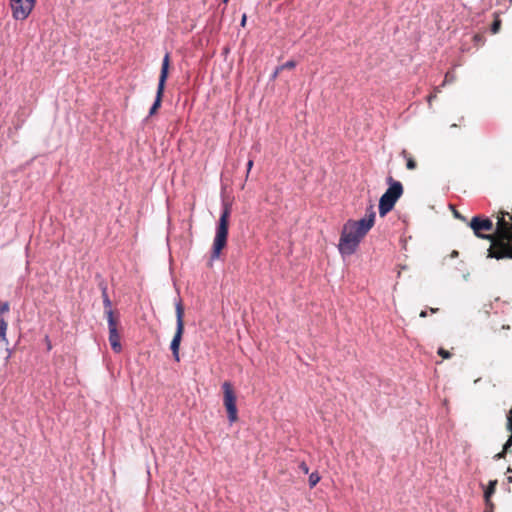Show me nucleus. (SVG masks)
I'll list each match as a JSON object with an SVG mask.
<instances>
[{"mask_svg":"<svg viewBox=\"0 0 512 512\" xmlns=\"http://www.w3.org/2000/svg\"><path fill=\"white\" fill-rule=\"evenodd\" d=\"M496 220L494 228L490 218L477 215L468 225L476 237L490 241L489 258L512 259V218L505 219V214L497 213Z\"/></svg>","mask_w":512,"mask_h":512,"instance_id":"f257e3e1","label":"nucleus"},{"mask_svg":"<svg viewBox=\"0 0 512 512\" xmlns=\"http://www.w3.org/2000/svg\"><path fill=\"white\" fill-rule=\"evenodd\" d=\"M375 212L371 206L364 218L360 220H348L341 232L338 249L342 255L355 253L357 247L375 222Z\"/></svg>","mask_w":512,"mask_h":512,"instance_id":"f03ea898","label":"nucleus"},{"mask_svg":"<svg viewBox=\"0 0 512 512\" xmlns=\"http://www.w3.org/2000/svg\"><path fill=\"white\" fill-rule=\"evenodd\" d=\"M230 214L231 205L225 203L216 228V235L211 251V260L218 259L220 257L221 251L226 247Z\"/></svg>","mask_w":512,"mask_h":512,"instance_id":"7ed1b4c3","label":"nucleus"},{"mask_svg":"<svg viewBox=\"0 0 512 512\" xmlns=\"http://www.w3.org/2000/svg\"><path fill=\"white\" fill-rule=\"evenodd\" d=\"M386 183L388 184V189L380 197L378 206L379 214L381 217H384L386 214L393 210L396 202L404 193L402 183L395 180L391 175L387 176Z\"/></svg>","mask_w":512,"mask_h":512,"instance_id":"20e7f679","label":"nucleus"},{"mask_svg":"<svg viewBox=\"0 0 512 512\" xmlns=\"http://www.w3.org/2000/svg\"><path fill=\"white\" fill-rule=\"evenodd\" d=\"M223 390V404L226 408L228 419L230 423H235L238 420V410L236 406V394L233 385L229 381L222 384Z\"/></svg>","mask_w":512,"mask_h":512,"instance_id":"39448f33","label":"nucleus"},{"mask_svg":"<svg viewBox=\"0 0 512 512\" xmlns=\"http://www.w3.org/2000/svg\"><path fill=\"white\" fill-rule=\"evenodd\" d=\"M169 67H170V54L166 53L163 58V61H162L161 72H160V76H159V83H158L157 93H156V99L149 111L150 116L154 115L161 106L162 97H163V93L165 90V84H166L168 74H169Z\"/></svg>","mask_w":512,"mask_h":512,"instance_id":"423d86ee","label":"nucleus"},{"mask_svg":"<svg viewBox=\"0 0 512 512\" xmlns=\"http://www.w3.org/2000/svg\"><path fill=\"white\" fill-rule=\"evenodd\" d=\"M108 329H109V342L114 352L119 353L122 350L120 342V335L118 333L119 316L115 315L113 310L106 311Z\"/></svg>","mask_w":512,"mask_h":512,"instance_id":"0eeeda50","label":"nucleus"},{"mask_svg":"<svg viewBox=\"0 0 512 512\" xmlns=\"http://www.w3.org/2000/svg\"><path fill=\"white\" fill-rule=\"evenodd\" d=\"M37 0H10L12 17L15 20L23 21L29 17L33 11Z\"/></svg>","mask_w":512,"mask_h":512,"instance_id":"6e6552de","label":"nucleus"},{"mask_svg":"<svg viewBox=\"0 0 512 512\" xmlns=\"http://www.w3.org/2000/svg\"><path fill=\"white\" fill-rule=\"evenodd\" d=\"M10 306L8 302H3L0 305V358L4 357L8 352L9 341L6 337L8 322L4 319V314L8 313Z\"/></svg>","mask_w":512,"mask_h":512,"instance_id":"1a4fd4ad","label":"nucleus"},{"mask_svg":"<svg viewBox=\"0 0 512 512\" xmlns=\"http://www.w3.org/2000/svg\"><path fill=\"white\" fill-rule=\"evenodd\" d=\"M183 333H184V328L176 327L174 337L170 344V349L172 351L173 357L177 362L180 361L179 349H180V344L182 341Z\"/></svg>","mask_w":512,"mask_h":512,"instance_id":"9d476101","label":"nucleus"},{"mask_svg":"<svg viewBox=\"0 0 512 512\" xmlns=\"http://www.w3.org/2000/svg\"><path fill=\"white\" fill-rule=\"evenodd\" d=\"M175 313H176V327L184 328V306H183L181 300H179L175 305Z\"/></svg>","mask_w":512,"mask_h":512,"instance_id":"9b49d317","label":"nucleus"},{"mask_svg":"<svg viewBox=\"0 0 512 512\" xmlns=\"http://www.w3.org/2000/svg\"><path fill=\"white\" fill-rule=\"evenodd\" d=\"M401 156L406 160V168L408 170L416 169L417 163H416L415 159L413 158V156L406 149H403L401 151Z\"/></svg>","mask_w":512,"mask_h":512,"instance_id":"f8f14e48","label":"nucleus"},{"mask_svg":"<svg viewBox=\"0 0 512 512\" xmlns=\"http://www.w3.org/2000/svg\"><path fill=\"white\" fill-rule=\"evenodd\" d=\"M497 483H498L497 480H490L489 481L488 486L486 487V489L484 491L485 502H489L490 503L491 497H492V495L496 491Z\"/></svg>","mask_w":512,"mask_h":512,"instance_id":"ddd939ff","label":"nucleus"},{"mask_svg":"<svg viewBox=\"0 0 512 512\" xmlns=\"http://www.w3.org/2000/svg\"><path fill=\"white\" fill-rule=\"evenodd\" d=\"M320 476L317 472H313L309 476V486L310 488H314L320 481Z\"/></svg>","mask_w":512,"mask_h":512,"instance_id":"4468645a","label":"nucleus"},{"mask_svg":"<svg viewBox=\"0 0 512 512\" xmlns=\"http://www.w3.org/2000/svg\"><path fill=\"white\" fill-rule=\"evenodd\" d=\"M455 79H456L455 74H454L453 72H451V71H448V72L445 74L444 81H443V83L441 84V86H440V87H444L446 84L454 82V81H455Z\"/></svg>","mask_w":512,"mask_h":512,"instance_id":"2eb2a0df","label":"nucleus"},{"mask_svg":"<svg viewBox=\"0 0 512 512\" xmlns=\"http://www.w3.org/2000/svg\"><path fill=\"white\" fill-rule=\"evenodd\" d=\"M500 28H501V20L499 19V17H496L491 25V32L493 34H496L499 32Z\"/></svg>","mask_w":512,"mask_h":512,"instance_id":"dca6fc26","label":"nucleus"},{"mask_svg":"<svg viewBox=\"0 0 512 512\" xmlns=\"http://www.w3.org/2000/svg\"><path fill=\"white\" fill-rule=\"evenodd\" d=\"M102 295H103V304L105 307V312L108 310H112L111 309V301H110L109 296L105 290L103 291Z\"/></svg>","mask_w":512,"mask_h":512,"instance_id":"f3484780","label":"nucleus"},{"mask_svg":"<svg viewBox=\"0 0 512 512\" xmlns=\"http://www.w3.org/2000/svg\"><path fill=\"white\" fill-rule=\"evenodd\" d=\"M506 419H507L506 429H507V431L512 433V408L507 412Z\"/></svg>","mask_w":512,"mask_h":512,"instance_id":"a211bd4d","label":"nucleus"},{"mask_svg":"<svg viewBox=\"0 0 512 512\" xmlns=\"http://www.w3.org/2000/svg\"><path fill=\"white\" fill-rule=\"evenodd\" d=\"M296 67V62L294 60L287 61L286 63L278 66V70L284 69H294Z\"/></svg>","mask_w":512,"mask_h":512,"instance_id":"6ab92c4d","label":"nucleus"},{"mask_svg":"<svg viewBox=\"0 0 512 512\" xmlns=\"http://www.w3.org/2000/svg\"><path fill=\"white\" fill-rule=\"evenodd\" d=\"M512 447V433H510L506 443L503 445L504 452H509Z\"/></svg>","mask_w":512,"mask_h":512,"instance_id":"aec40b11","label":"nucleus"},{"mask_svg":"<svg viewBox=\"0 0 512 512\" xmlns=\"http://www.w3.org/2000/svg\"><path fill=\"white\" fill-rule=\"evenodd\" d=\"M438 355H440L443 359H449L451 357V353L444 348L438 349Z\"/></svg>","mask_w":512,"mask_h":512,"instance_id":"412c9836","label":"nucleus"},{"mask_svg":"<svg viewBox=\"0 0 512 512\" xmlns=\"http://www.w3.org/2000/svg\"><path fill=\"white\" fill-rule=\"evenodd\" d=\"M440 91V86L435 87L433 93L427 97L428 103H431V101L437 97V94L440 93Z\"/></svg>","mask_w":512,"mask_h":512,"instance_id":"4be33fe9","label":"nucleus"},{"mask_svg":"<svg viewBox=\"0 0 512 512\" xmlns=\"http://www.w3.org/2000/svg\"><path fill=\"white\" fill-rule=\"evenodd\" d=\"M473 40L475 42L476 45H482L485 41V38L483 35L481 34H476L474 37H473Z\"/></svg>","mask_w":512,"mask_h":512,"instance_id":"5701e85b","label":"nucleus"},{"mask_svg":"<svg viewBox=\"0 0 512 512\" xmlns=\"http://www.w3.org/2000/svg\"><path fill=\"white\" fill-rule=\"evenodd\" d=\"M299 469L305 474L309 473V467L304 461L299 463Z\"/></svg>","mask_w":512,"mask_h":512,"instance_id":"b1692460","label":"nucleus"},{"mask_svg":"<svg viewBox=\"0 0 512 512\" xmlns=\"http://www.w3.org/2000/svg\"><path fill=\"white\" fill-rule=\"evenodd\" d=\"M485 511L484 512H494V503L492 502V500H490V503L489 502H485Z\"/></svg>","mask_w":512,"mask_h":512,"instance_id":"393cba45","label":"nucleus"},{"mask_svg":"<svg viewBox=\"0 0 512 512\" xmlns=\"http://www.w3.org/2000/svg\"><path fill=\"white\" fill-rule=\"evenodd\" d=\"M507 454V452H504V449H502L501 452L497 453L495 456H494V459L496 460H499V459H502L505 457V455Z\"/></svg>","mask_w":512,"mask_h":512,"instance_id":"a878e982","label":"nucleus"},{"mask_svg":"<svg viewBox=\"0 0 512 512\" xmlns=\"http://www.w3.org/2000/svg\"><path fill=\"white\" fill-rule=\"evenodd\" d=\"M454 216L462 221H465V217L462 216L458 211L454 210Z\"/></svg>","mask_w":512,"mask_h":512,"instance_id":"bb28decb","label":"nucleus"},{"mask_svg":"<svg viewBox=\"0 0 512 512\" xmlns=\"http://www.w3.org/2000/svg\"><path fill=\"white\" fill-rule=\"evenodd\" d=\"M45 342L47 344V350L50 351L52 349V345L48 336L45 337Z\"/></svg>","mask_w":512,"mask_h":512,"instance_id":"cd10ccee","label":"nucleus"},{"mask_svg":"<svg viewBox=\"0 0 512 512\" xmlns=\"http://www.w3.org/2000/svg\"><path fill=\"white\" fill-rule=\"evenodd\" d=\"M253 167V160H249L248 163H247V175L249 174V172L251 171Z\"/></svg>","mask_w":512,"mask_h":512,"instance_id":"c85d7f7f","label":"nucleus"},{"mask_svg":"<svg viewBox=\"0 0 512 512\" xmlns=\"http://www.w3.org/2000/svg\"><path fill=\"white\" fill-rule=\"evenodd\" d=\"M246 21H247V16H246V14H243L242 19H241V26L242 27H245Z\"/></svg>","mask_w":512,"mask_h":512,"instance_id":"c756f323","label":"nucleus"},{"mask_svg":"<svg viewBox=\"0 0 512 512\" xmlns=\"http://www.w3.org/2000/svg\"><path fill=\"white\" fill-rule=\"evenodd\" d=\"M281 71L282 70H278V67H277L276 70L274 71V73L272 74V79H276Z\"/></svg>","mask_w":512,"mask_h":512,"instance_id":"7c9ffc66","label":"nucleus"},{"mask_svg":"<svg viewBox=\"0 0 512 512\" xmlns=\"http://www.w3.org/2000/svg\"><path fill=\"white\" fill-rule=\"evenodd\" d=\"M498 213L505 214V219H509V217L512 218V213H509V212H506V211H499Z\"/></svg>","mask_w":512,"mask_h":512,"instance_id":"2f4dec72","label":"nucleus"},{"mask_svg":"<svg viewBox=\"0 0 512 512\" xmlns=\"http://www.w3.org/2000/svg\"><path fill=\"white\" fill-rule=\"evenodd\" d=\"M420 317L425 318L427 316V312L425 310H422L419 314Z\"/></svg>","mask_w":512,"mask_h":512,"instance_id":"473e14b6","label":"nucleus"},{"mask_svg":"<svg viewBox=\"0 0 512 512\" xmlns=\"http://www.w3.org/2000/svg\"><path fill=\"white\" fill-rule=\"evenodd\" d=\"M438 311V308H430L431 313H436Z\"/></svg>","mask_w":512,"mask_h":512,"instance_id":"72a5a7b5","label":"nucleus"},{"mask_svg":"<svg viewBox=\"0 0 512 512\" xmlns=\"http://www.w3.org/2000/svg\"><path fill=\"white\" fill-rule=\"evenodd\" d=\"M507 472H508V473H512V468H511V467H508Z\"/></svg>","mask_w":512,"mask_h":512,"instance_id":"f704fd0d","label":"nucleus"},{"mask_svg":"<svg viewBox=\"0 0 512 512\" xmlns=\"http://www.w3.org/2000/svg\"><path fill=\"white\" fill-rule=\"evenodd\" d=\"M508 482L511 483L512 482V476H509L508 477Z\"/></svg>","mask_w":512,"mask_h":512,"instance_id":"c9c22d12","label":"nucleus"},{"mask_svg":"<svg viewBox=\"0 0 512 512\" xmlns=\"http://www.w3.org/2000/svg\"><path fill=\"white\" fill-rule=\"evenodd\" d=\"M225 3L228 2V0H223Z\"/></svg>","mask_w":512,"mask_h":512,"instance_id":"e433bc0d","label":"nucleus"}]
</instances>
